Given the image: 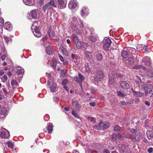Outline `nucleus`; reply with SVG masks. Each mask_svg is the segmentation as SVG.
<instances>
[{"instance_id": "f257e3e1", "label": "nucleus", "mask_w": 153, "mask_h": 153, "mask_svg": "<svg viewBox=\"0 0 153 153\" xmlns=\"http://www.w3.org/2000/svg\"><path fill=\"white\" fill-rule=\"evenodd\" d=\"M153 88V86L149 84H144L141 86V90L143 91V90L145 91V96H147L148 94V90L152 89Z\"/></svg>"}, {"instance_id": "f03ea898", "label": "nucleus", "mask_w": 153, "mask_h": 153, "mask_svg": "<svg viewBox=\"0 0 153 153\" xmlns=\"http://www.w3.org/2000/svg\"><path fill=\"white\" fill-rule=\"evenodd\" d=\"M128 50L129 53L130 57H137V53L136 49L132 48H128Z\"/></svg>"}, {"instance_id": "7ed1b4c3", "label": "nucleus", "mask_w": 153, "mask_h": 153, "mask_svg": "<svg viewBox=\"0 0 153 153\" xmlns=\"http://www.w3.org/2000/svg\"><path fill=\"white\" fill-rule=\"evenodd\" d=\"M104 74L103 72L101 71H98L97 73V75L94 77V79L95 81H100L101 79L103 78Z\"/></svg>"}, {"instance_id": "20e7f679", "label": "nucleus", "mask_w": 153, "mask_h": 153, "mask_svg": "<svg viewBox=\"0 0 153 153\" xmlns=\"http://www.w3.org/2000/svg\"><path fill=\"white\" fill-rule=\"evenodd\" d=\"M0 136L2 138H8L10 136L9 132L7 129L4 128L0 133Z\"/></svg>"}, {"instance_id": "39448f33", "label": "nucleus", "mask_w": 153, "mask_h": 153, "mask_svg": "<svg viewBox=\"0 0 153 153\" xmlns=\"http://www.w3.org/2000/svg\"><path fill=\"white\" fill-rule=\"evenodd\" d=\"M111 43V40L109 38H107L105 39V42L103 45V47L105 50H108Z\"/></svg>"}, {"instance_id": "423d86ee", "label": "nucleus", "mask_w": 153, "mask_h": 153, "mask_svg": "<svg viewBox=\"0 0 153 153\" xmlns=\"http://www.w3.org/2000/svg\"><path fill=\"white\" fill-rule=\"evenodd\" d=\"M32 32L34 35L37 37H39L41 36V34L39 30V27H36V29H31Z\"/></svg>"}, {"instance_id": "0eeeda50", "label": "nucleus", "mask_w": 153, "mask_h": 153, "mask_svg": "<svg viewBox=\"0 0 153 153\" xmlns=\"http://www.w3.org/2000/svg\"><path fill=\"white\" fill-rule=\"evenodd\" d=\"M124 48L121 53V56L122 57H129V53L128 50V48L126 49Z\"/></svg>"}, {"instance_id": "6e6552de", "label": "nucleus", "mask_w": 153, "mask_h": 153, "mask_svg": "<svg viewBox=\"0 0 153 153\" xmlns=\"http://www.w3.org/2000/svg\"><path fill=\"white\" fill-rule=\"evenodd\" d=\"M57 1L60 5V9H62L66 7L67 4L66 0H57Z\"/></svg>"}, {"instance_id": "1a4fd4ad", "label": "nucleus", "mask_w": 153, "mask_h": 153, "mask_svg": "<svg viewBox=\"0 0 153 153\" xmlns=\"http://www.w3.org/2000/svg\"><path fill=\"white\" fill-rule=\"evenodd\" d=\"M120 84L121 87L125 89H128L129 88V84L126 82L124 81H121Z\"/></svg>"}, {"instance_id": "9d476101", "label": "nucleus", "mask_w": 153, "mask_h": 153, "mask_svg": "<svg viewBox=\"0 0 153 153\" xmlns=\"http://www.w3.org/2000/svg\"><path fill=\"white\" fill-rule=\"evenodd\" d=\"M89 12V10L88 8L85 7H82L81 11V14L82 16H85V15H87L88 13Z\"/></svg>"}, {"instance_id": "9b49d317", "label": "nucleus", "mask_w": 153, "mask_h": 153, "mask_svg": "<svg viewBox=\"0 0 153 153\" xmlns=\"http://www.w3.org/2000/svg\"><path fill=\"white\" fill-rule=\"evenodd\" d=\"M59 48L63 55H64L66 56H68V53L67 52L66 49L62 45L60 46Z\"/></svg>"}, {"instance_id": "f8f14e48", "label": "nucleus", "mask_w": 153, "mask_h": 153, "mask_svg": "<svg viewBox=\"0 0 153 153\" xmlns=\"http://www.w3.org/2000/svg\"><path fill=\"white\" fill-rule=\"evenodd\" d=\"M77 4L76 1H70L68 4L69 8L71 9H73L77 7Z\"/></svg>"}, {"instance_id": "ddd939ff", "label": "nucleus", "mask_w": 153, "mask_h": 153, "mask_svg": "<svg viewBox=\"0 0 153 153\" xmlns=\"http://www.w3.org/2000/svg\"><path fill=\"white\" fill-rule=\"evenodd\" d=\"M4 28L9 31H11L12 29V25L10 22H6L4 25Z\"/></svg>"}, {"instance_id": "4468645a", "label": "nucleus", "mask_w": 153, "mask_h": 153, "mask_svg": "<svg viewBox=\"0 0 153 153\" xmlns=\"http://www.w3.org/2000/svg\"><path fill=\"white\" fill-rule=\"evenodd\" d=\"M30 13L29 14L30 17L33 19H35L37 17V13L35 10H32L30 12Z\"/></svg>"}, {"instance_id": "2eb2a0df", "label": "nucleus", "mask_w": 153, "mask_h": 153, "mask_svg": "<svg viewBox=\"0 0 153 153\" xmlns=\"http://www.w3.org/2000/svg\"><path fill=\"white\" fill-rule=\"evenodd\" d=\"M132 90L134 95L137 97H141L144 95V94L142 92L136 91L133 89H132Z\"/></svg>"}, {"instance_id": "dca6fc26", "label": "nucleus", "mask_w": 153, "mask_h": 153, "mask_svg": "<svg viewBox=\"0 0 153 153\" xmlns=\"http://www.w3.org/2000/svg\"><path fill=\"white\" fill-rule=\"evenodd\" d=\"M147 136L149 140L153 139V133L152 131H148L146 133Z\"/></svg>"}, {"instance_id": "f3484780", "label": "nucleus", "mask_w": 153, "mask_h": 153, "mask_svg": "<svg viewBox=\"0 0 153 153\" xmlns=\"http://www.w3.org/2000/svg\"><path fill=\"white\" fill-rule=\"evenodd\" d=\"M141 138L142 137L140 134L137 133L134 138L132 139V141L133 142H135L136 141H139Z\"/></svg>"}, {"instance_id": "a211bd4d", "label": "nucleus", "mask_w": 153, "mask_h": 153, "mask_svg": "<svg viewBox=\"0 0 153 153\" xmlns=\"http://www.w3.org/2000/svg\"><path fill=\"white\" fill-rule=\"evenodd\" d=\"M24 3L26 5L28 6H33L34 3L32 0H23Z\"/></svg>"}, {"instance_id": "6ab92c4d", "label": "nucleus", "mask_w": 153, "mask_h": 153, "mask_svg": "<svg viewBox=\"0 0 153 153\" xmlns=\"http://www.w3.org/2000/svg\"><path fill=\"white\" fill-rule=\"evenodd\" d=\"M1 50L2 52L3 53H4V54H3L1 56V57H6L8 56L7 54V51L6 50L4 46V45H3L1 46Z\"/></svg>"}, {"instance_id": "aec40b11", "label": "nucleus", "mask_w": 153, "mask_h": 153, "mask_svg": "<svg viewBox=\"0 0 153 153\" xmlns=\"http://www.w3.org/2000/svg\"><path fill=\"white\" fill-rule=\"evenodd\" d=\"M46 51L47 53L50 55H52L54 53V51L51 48H46Z\"/></svg>"}, {"instance_id": "412c9836", "label": "nucleus", "mask_w": 153, "mask_h": 153, "mask_svg": "<svg viewBox=\"0 0 153 153\" xmlns=\"http://www.w3.org/2000/svg\"><path fill=\"white\" fill-rule=\"evenodd\" d=\"M72 105L76 110H78L80 108L79 104L78 101H73L72 102Z\"/></svg>"}, {"instance_id": "4be33fe9", "label": "nucleus", "mask_w": 153, "mask_h": 153, "mask_svg": "<svg viewBox=\"0 0 153 153\" xmlns=\"http://www.w3.org/2000/svg\"><path fill=\"white\" fill-rule=\"evenodd\" d=\"M57 64V62L56 60L55 59L52 60L50 63L51 67L53 69H56V66Z\"/></svg>"}, {"instance_id": "5701e85b", "label": "nucleus", "mask_w": 153, "mask_h": 153, "mask_svg": "<svg viewBox=\"0 0 153 153\" xmlns=\"http://www.w3.org/2000/svg\"><path fill=\"white\" fill-rule=\"evenodd\" d=\"M123 127H121L117 125H116L114 127V131L119 132L123 130Z\"/></svg>"}, {"instance_id": "b1692460", "label": "nucleus", "mask_w": 153, "mask_h": 153, "mask_svg": "<svg viewBox=\"0 0 153 153\" xmlns=\"http://www.w3.org/2000/svg\"><path fill=\"white\" fill-rule=\"evenodd\" d=\"M56 83L53 84L52 86L50 88V91L52 92H55L56 91Z\"/></svg>"}, {"instance_id": "393cba45", "label": "nucleus", "mask_w": 153, "mask_h": 153, "mask_svg": "<svg viewBox=\"0 0 153 153\" xmlns=\"http://www.w3.org/2000/svg\"><path fill=\"white\" fill-rule=\"evenodd\" d=\"M48 4L49 7L51 6L54 7H56V5L53 0H51L49 2H48Z\"/></svg>"}, {"instance_id": "a878e982", "label": "nucleus", "mask_w": 153, "mask_h": 153, "mask_svg": "<svg viewBox=\"0 0 153 153\" xmlns=\"http://www.w3.org/2000/svg\"><path fill=\"white\" fill-rule=\"evenodd\" d=\"M110 124L107 123H103L102 125H101L102 127V130L108 128L110 126Z\"/></svg>"}, {"instance_id": "bb28decb", "label": "nucleus", "mask_w": 153, "mask_h": 153, "mask_svg": "<svg viewBox=\"0 0 153 153\" xmlns=\"http://www.w3.org/2000/svg\"><path fill=\"white\" fill-rule=\"evenodd\" d=\"M72 36L73 38V40L75 43L79 42L78 41L79 40V39L78 36H76L74 34L72 35Z\"/></svg>"}, {"instance_id": "cd10ccee", "label": "nucleus", "mask_w": 153, "mask_h": 153, "mask_svg": "<svg viewBox=\"0 0 153 153\" xmlns=\"http://www.w3.org/2000/svg\"><path fill=\"white\" fill-rule=\"evenodd\" d=\"M7 108L6 107H3L0 110V114L1 115L5 114L7 112Z\"/></svg>"}, {"instance_id": "c85d7f7f", "label": "nucleus", "mask_w": 153, "mask_h": 153, "mask_svg": "<svg viewBox=\"0 0 153 153\" xmlns=\"http://www.w3.org/2000/svg\"><path fill=\"white\" fill-rule=\"evenodd\" d=\"M137 50L138 51L139 50H143L144 51L145 49V45L144 46H143V45H137Z\"/></svg>"}, {"instance_id": "c756f323", "label": "nucleus", "mask_w": 153, "mask_h": 153, "mask_svg": "<svg viewBox=\"0 0 153 153\" xmlns=\"http://www.w3.org/2000/svg\"><path fill=\"white\" fill-rule=\"evenodd\" d=\"M72 29H73L75 31L76 30V32H79V30L78 29L77 25H76V24L74 23V22L72 23Z\"/></svg>"}, {"instance_id": "7c9ffc66", "label": "nucleus", "mask_w": 153, "mask_h": 153, "mask_svg": "<svg viewBox=\"0 0 153 153\" xmlns=\"http://www.w3.org/2000/svg\"><path fill=\"white\" fill-rule=\"evenodd\" d=\"M147 75L150 77H153V72L151 70H149L147 73Z\"/></svg>"}, {"instance_id": "2f4dec72", "label": "nucleus", "mask_w": 153, "mask_h": 153, "mask_svg": "<svg viewBox=\"0 0 153 153\" xmlns=\"http://www.w3.org/2000/svg\"><path fill=\"white\" fill-rule=\"evenodd\" d=\"M38 21H36L33 23L31 27V29H36V27H39V26L38 25Z\"/></svg>"}, {"instance_id": "473e14b6", "label": "nucleus", "mask_w": 153, "mask_h": 153, "mask_svg": "<svg viewBox=\"0 0 153 153\" xmlns=\"http://www.w3.org/2000/svg\"><path fill=\"white\" fill-rule=\"evenodd\" d=\"M88 39L92 42H95L97 40V38L94 36H90Z\"/></svg>"}, {"instance_id": "72a5a7b5", "label": "nucleus", "mask_w": 153, "mask_h": 153, "mask_svg": "<svg viewBox=\"0 0 153 153\" xmlns=\"http://www.w3.org/2000/svg\"><path fill=\"white\" fill-rule=\"evenodd\" d=\"M47 128L48 131V133L49 134L51 133L52 132L53 130L52 126L51 125H48V126Z\"/></svg>"}, {"instance_id": "f704fd0d", "label": "nucleus", "mask_w": 153, "mask_h": 153, "mask_svg": "<svg viewBox=\"0 0 153 153\" xmlns=\"http://www.w3.org/2000/svg\"><path fill=\"white\" fill-rule=\"evenodd\" d=\"M6 143L8 147L10 148H13L14 147V144L11 142L8 141Z\"/></svg>"}, {"instance_id": "c9c22d12", "label": "nucleus", "mask_w": 153, "mask_h": 153, "mask_svg": "<svg viewBox=\"0 0 153 153\" xmlns=\"http://www.w3.org/2000/svg\"><path fill=\"white\" fill-rule=\"evenodd\" d=\"M109 83L112 85L114 83V78L112 77L111 76H109V80H108Z\"/></svg>"}, {"instance_id": "e433bc0d", "label": "nucleus", "mask_w": 153, "mask_h": 153, "mask_svg": "<svg viewBox=\"0 0 153 153\" xmlns=\"http://www.w3.org/2000/svg\"><path fill=\"white\" fill-rule=\"evenodd\" d=\"M78 76L80 81L82 82L84 79V76L79 73H78Z\"/></svg>"}, {"instance_id": "4c0bfd02", "label": "nucleus", "mask_w": 153, "mask_h": 153, "mask_svg": "<svg viewBox=\"0 0 153 153\" xmlns=\"http://www.w3.org/2000/svg\"><path fill=\"white\" fill-rule=\"evenodd\" d=\"M93 128L97 130H102V127L101 126H93Z\"/></svg>"}, {"instance_id": "58836bf2", "label": "nucleus", "mask_w": 153, "mask_h": 153, "mask_svg": "<svg viewBox=\"0 0 153 153\" xmlns=\"http://www.w3.org/2000/svg\"><path fill=\"white\" fill-rule=\"evenodd\" d=\"M127 60L129 62V64H132L134 63V58H128Z\"/></svg>"}, {"instance_id": "ea45409f", "label": "nucleus", "mask_w": 153, "mask_h": 153, "mask_svg": "<svg viewBox=\"0 0 153 153\" xmlns=\"http://www.w3.org/2000/svg\"><path fill=\"white\" fill-rule=\"evenodd\" d=\"M72 114L76 118H79V116L78 115L77 113L74 110H72Z\"/></svg>"}, {"instance_id": "a19ab883", "label": "nucleus", "mask_w": 153, "mask_h": 153, "mask_svg": "<svg viewBox=\"0 0 153 153\" xmlns=\"http://www.w3.org/2000/svg\"><path fill=\"white\" fill-rule=\"evenodd\" d=\"M48 4V3L44 5L43 6L42 9L44 12H45L46 11V10L48 8V7H49V6Z\"/></svg>"}, {"instance_id": "79ce46f5", "label": "nucleus", "mask_w": 153, "mask_h": 153, "mask_svg": "<svg viewBox=\"0 0 153 153\" xmlns=\"http://www.w3.org/2000/svg\"><path fill=\"white\" fill-rule=\"evenodd\" d=\"M144 51H143V52L147 53L150 52V50L149 47L146 46V45H145V49Z\"/></svg>"}, {"instance_id": "37998d69", "label": "nucleus", "mask_w": 153, "mask_h": 153, "mask_svg": "<svg viewBox=\"0 0 153 153\" xmlns=\"http://www.w3.org/2000/svg\"><path fill=\"white\" fill-rule=\"evenodd\" d=\"M143 67L142 65H137L134 66L133 68L134 69H140Z\"/></svg>"}, {"instance_id": "c03bdc74", "label": "nucleus", "mask_w": 153, "mask_h": 153, "mask_svg": "<svg viewBox=\"0 0 153 153\" xmlns=\"http://www.w3.org/2000/svg\"><path fill=\"white\" fill-rule=\"evenodd\" d=\"M68 82V80L67 79H65L63 80L62 82V84L65 86L67 85V83Z\"/></svg>"}, {"instance_id": "a18cd8bd", "label": "nucleus", "mask_w": 153, "mask_h": 153, "mask_svg": "<svg viewBox=\"0 0 153 153\" xmlns=\"http://www.w3.org/2000/svg\"><path fill=\"white\" fill-rule=\"evenodd\" d=\"M117 73L116 71H112L111 73V75L114 78H117Z\"/></svg>"}, {"instance_id": "49530a36", "label": "nucleus", "mask_w": 153, "mask_h": 153, "mask_svg": "<svg viewBox=\"0 0 153 153\" xmlns=\"http://www.w3.org/2000/svg\"><path fill=\"white\" fill-rule=\"evenodd\" d=\"M145 65H147V66L149 67L151 66V62L149 59L146 61H145Z\"/></svg>"}, {"instance_id": "de8ad7c7", "label": "nucleus", "mask_w": 153, "mask_h": 153, "mask_svg": "<svg viewBox=\"0 0 153 153\" xmlns=\"http://www.w3.org/2000/svg\"><path fill=\"white\" fill-rule=\"evenodd\" d=\"M91 56V53L87 51L85 52V56L86 57H89Z\"/></svg>"}, {"instance_id": "09e8293b", "label": "nucleus", "mask_w": 153, "mask_h": 153, "mask_svg": "<svg viewBox=\"0 0 153 153\" xmlns=\"http://www.w3.org/2000/svg\"><path fill=\"white\" fill-rule=\"evenodd\" d=\"M74 79L75 81H78L80 85L82 84V82H81V81H80L79 78L78 77V76H74Z\"/></svg>"}, {"instance_id": "8fccbe9b", "label": "nucleus", "mask_w": 153, "mask_h": 153, "mask_svg": "<svg viewBox=\"0 0 153 153\" xmlns=\"http://www.w3.org/2000/svg\"><path fill=\"white\" fill-rule=\"evenodd\" d=\"M122 145L121 144H120L118 145V147L120 148V151L122 153H124L125 152L124 149L122 147Z\"/></svg>"}, {"instance_id": "3c124183", "label": "nucleus", "mask_w": 153, "mask_h": 153, "mask_svg": "<svg viewBox=\"0 0 153 153\" xmlns=\"http://www.w3.org/2000/svg\"><path fill=\"white\" fill-rule=\"evenodd\" d=\"M11 84L13 86L15 85H17L18 83L16 80H13L11 81Z\"/></svg>"}, {"instance_id": "603ef678", "label": "nucleus", "mask_w": 153, "mask_h": 153, "mask_svg": "<svg viewBox=\"0 0 153 153\" xmlns=\"http://www.w3.org/2000/svg\"><path fill=\"white\" fill-rule=\"evenodd\" d=\"M125 137L127 138L130 139L132 140V139H133L131 137V135L129 134H125Z\"/></svg>"}, {"instance_id": "864d4df0", "label": "nucleus", "mask_w": 153, "mask_h": 153, "mask_svg": "<svg viewBox=\"0 0 153 153\" xmlns=\"http://www.w3.org/2000/svg\"><path fill=\"white\" fill-rule=\"evenodd\" d=\"M4 38L6 42L7 43H8V42L10 41H12V39L10 38L5 36L4 37Z\"/></svg>"}, {"instance_id": "5fc2aeb1", "label": "nucleus", "mask_w": 153, "mask_h": 153, "mask_svg": "<svg viewBox=\"0 0 153 153\" xmlns=\"http://www.w3.org/2000/svg\"><path fill=\"white\" fill-rule=\"evenodd\" d=\"M118 96L120 97H123L125 96V95L122 93L120 91H119L117 92Z\"/></svg>"}, {"instance_id": "6e6d98bb", "label": "nucleus", "mask_w": 153, "mask_h": 153, "mask_svg": "<svg viewBox=\"0 0 153 153\" xmlns=\"http://www.w3.org/2000/svg\"><path fill=\"white\" fill-rule=\"evenodd\" d=\"M22 70L21 69H17L16 71V73L18 75H20L22 74Z\"/></svg>"}, {"instance_id": "4d7b16f0", "label": "nucleus", "mask_w": 153, "mask_h": 153, "mask_svg": "<svg viewBox=\"0 0 153 153\" xmlns=\"http://www.w3.org/2000/svg\"><path fill=\"white\" fill-rule=\"evenodd\" d=\"M4 23V21L3 19L0 18V26H3Z\"/></svg>"}, {"instance_id": "13d9d810", "label": "nucleus", "mask_w": 153, "mask_h": 153, "mask_svg": "<svg viewBox=\"0 0 153 153\" xmlns=\"http://www.w3.org/2000/svg\"><path fill=\"white\" fill-rule=\"evenodd\" d=\"M76 46L79 49L81 48L82 45H81L80 42L77 43L76 44Z\"/></svg>"}, {"instance_id": "bf43d9fd", "label": "nucleus", "mask_w": 153, "mask_h": 153, "mask_svg": "<svg viewBox=\"0 0 153 153\" xmlns=\"http://www.w3.org/2000/svg\"><path fill=\"white\" fill-rule=\"evenodd\" d=\"M131 132L132 133H134L135 134L137 133V131L136 130L133 128H131L130 130Z\"/></svg>"}, {"instance_id": "052dcab7", "label": "nucleus", "mask_w": 153, "mask_h": 153, "mask_svg": "<svg viewBox=\"0 0 153 153\" xmlns=\"http://www.w3.org/2000/svg\"><path fill=\"white\" fill-rule=\"evenodd\" d=\"M85 70L88 73H89L90 72V70L89 67L87 66H85Z\"/></svg>"}, {"instance_id": "680f3d73", "label": "nucleus", "mask_w": 153, "mask_h": 153, "mask_svg": "<svg viewBox=\"0 0 153 153\" xmlns=\"http://www.w3.org/2000/svg\"><path fill=\"white\" fill-rule=\"evenodd\" d=\"M87 152L88 153H95V152L92 150L91 149H89L88 150Z\"/></svg>"}, {"instance_id": "e2e57ef3", "label": "nucleus", "mask_w": 153, "mask_h": 153, "mask_svg": "<svg viewBox=\"0 0 153 153\" xmlns=\"http://www.w3.org/2000/svg\"><path fill=\"white\" fill-rule=\"evenodd\" d=\"M118 136L119 138L122 140H123L124 139V137L120 134H118Z\"/></svg>"}, {"instance_id": "0e129e2a", "label": "nucleus", "mask_w": 153, "mask_h": 153, "mask_svg": "<svg viewBox=\"0 0 153 153\" xmlns=\"http://www.w3.org/2000/svg\"><path fill=\"white\" fill-rule=\"evenodd\" d=\"M89 105L91 106H92V107H94L95 106L96 103L95 102H90L89 103Z\"/></svg>"}, {"instance_id": "69168bd1", "label": "nucleus", "mask_w": 153, "mask_h": 153, "mask_svg": "<svg viewBox=\"0 0 153 153\" xmlns=\"http://www.w3.org/2000/svg\"><path fill=\"white\" fill-rule=\"evenodd\" d=\"M148 152L149 153H151L153 151V149L152 148H150L148 149Z\"/></svg>"}, {"instance_id": "338daca9", "label": "nucleus", "mask_w": 153, "mask_h": 153, "mask_svg": "<svg viewBox=\"0 0 153 153\" xmlns=\"http://www.w3.org/2000/svg\"><path fill=\"white\" fill-rule=\"evenodd\" d=\"M123 76L121 74H117V77H119L120 78H122Z\"/></svg>"}, {"instance_id": "774afa93", "label": "nucleus", "mask_w": 153, "mask_h": 153, "mask_svg": "<svg viewBox=\"0 0 153 153\" xmlns=\"http://www.w3.org/2000/svg\"><path fill=\"white\" fill-rule=\"evenodd\" d=\"M103 153H110V152L108 150L105 149L104 150Z\"/></svg>"}]
</instances>
